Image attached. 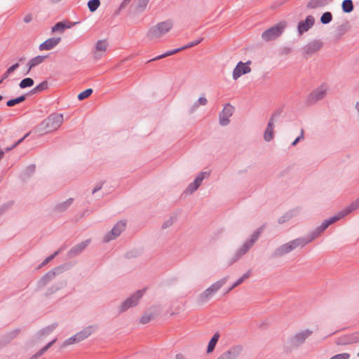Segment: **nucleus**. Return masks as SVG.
<instances>
[{
	"instance_id": "1",
	"label": "nucleus",
	"mask_w": 359,
	"mask_h": 359,
	"mask_svg": "<svg viewBox=\"0 0 359 359\" xmlns=\"http://www.w3.org/2000/svg\"><path fill=\"white\" fill-rule=\"evenodd\" d=\"M329 226V222H327V219L325 220L313 232L310 233L306 238H298L282 245L274 250L271 255V257L273 258L280 257L285 254L290 252L298 247H304L308 243H311L315 238L318 237Z\"/></svg>"
},
{
	"instance_id": "2",
	"label": "nucleus",
	"mask_w": 359,
	"mask_h": 359,
	"mask_svg": "<svg viewBox=\"0 0 359 359\" xmlns=\"http://www.w3.org/2000/svg\"><path fill=\"white\" fill-rule=\"evenodd\" d=\"M329 226V222H327V219L325 220L313 232L310 233L306 238H298L282 245L274 250L271 255V257L273 258L280 257L285 254L290 252L298 247H304L308 243H311L315 238L318 237Z\"/></svg>"
},
{
	"instance_id": "3",
	"label": "nucleus",
	"mask_w": 359,
	"mask_h": 359,
	"mask_svg": "<svg viewBox=\"0 0 359 359\" xmlns=\"http://www.w3.org/2000/svg\"><path fill=\"white\" fill-rule=\"evenodd\" d=\"M329 226V222H327V219L325 220L313 232L310 233L306 238H298L282 245L274 250L271 255V257L273 258L280 257L285 254L290 252L298 247H304L308 243H311L315 238L318 237Z\"/></svg>"
},
{
	"instance_id": "4",
	"label": "nucleus",
	"mask_w": 359,
	"mask_h": 359,
	"mask_svg": "<svg viewBox=\"0 0 359 359\" xmlns=\"http://www.w3.org/2000/svg\"><path fill=\"white\" fill-rule=\"evenodd\" d=\"M63 123L62 114H51L35 128V132L44 135L57 130Z\"/></svg>"
},
{
	"instance_id": "5",
	"label": "nucleus",
	"mask_w": 359,
	"mask_h": 359,
	"mask_svg": "<svg viewBox=\"0 0 359 359\" xmlns=\"http://www.w3.org/2000/svg\"><path fill=\"white\" fill-rule=\"evenodd\" d=\"M262 231V226L257 229L251 235L250 239L247 240L244 244L236 251L233 257L229 260L228 265L230 266L238 261L243 255H244L258 240Z\"/></svg>"
},
{
	"instance_id": "6",
	"label": "nucleus",
	"mask_w": 359,
	"mask_h": 359,
	"mask_svg": "<svg viewBox=\"0 0 359 359\" xmlns=\"http://www.w3.org/2000/svg\"><path fill=\"white\" fill-rule=\"evenodd\" d=\"M172 27L173 22L171 20L158 22L149 29L147 36L151 39L160 38L168 33Z\"/></svg>"
},
{
	"instance_id": "7",
	"label": "nucleus",
	"mask_w": 359,
	"mask_h": 359,
	"mask_svg": "<svg viewBox=\"0 0 359 359\" xmlns=\"http://www.w3.org/2000/svg\"><path fill=\"white\" fill-rule=\"evenodd\" d=\"M286 27V22L282 21L267 29L262 34V38L265 41H270L279 37Z\"/></svg>"
},
{
	"instance_id": "8",
	"label": "nucleus",
	"mask_w": 359,
	"mask_h": 359,
	"mask_svg": "<svg viewBox=\"0 0 359 359\" xmlns=\"http://www.w3.org/2000/svg\"><path fill=\"white\" fill-rule=\"evenodd\" d=\"M145 292L146 289H142L133 293L131 296H130L128 299L121 303L119 307V312H125L130 308L137 306Z\"/></svg>"
},
{
	"instance_id": "9",
	"label": "nucleus",
	"mask_w": 359,
	"mask_h": 359,
	"mask_svg": "<svg viewBox=\"0 0 359 359\" xmlns=\"http://www.w3.org/2000/svg\"><path fill=\"white\" fill-rule=\"evenodd\" d=\"M313 334V331L309 329L302 330L297 332L288 339V344L292 348H296L304 344L306 339H308Z\"/></svg>"
},
{
	"instance_id": "10",
	"label": "nucleus",
	"mask_w": 359,
	"mask_h": 359,
	"mask_svg": "<svg viewBox=\"0 0 359 359\" xmlns=\"http://www.w3.org/2000/svg\"><path fill=\"white\" fill-rule=\"evenodd\" d=\"M327 85L325 83L322 84L309 93L306 98V103L308 104H313L318 101L323 100L327 95Z\"/></svg>"
},
{
	"instance_id": "11",
	"label": "nucleus",
	"mask_w": 359,
	"mask_h": 359,
	"mask_svg": "<svg viewBox=\"0 0 359 359\" xmlns=\"http://www.w3.org/2000/svg\"><path fill=\"white\" fill-rule=\"evenodd\" d=\"M126 221L120 220L118 221L111 229V230L107 233L103 238V242L108 243L112 240H114L126 229Z\"/></svg>"
},
{
	"instance_id": "12",
	"label": "nucleus",
	"mask_w": 359,
	"mask_h": 359,
	"mask_svg": "<svg viewBox=\"0 0 359 359\" xmlns=\"http://www.w3.org/2000/svg\"><path fill=\"white\" fill-rule=\"evenodd\" d=\"M203 40V38H200L199 39H197V40H196L194 41L190 42V43H189L188 44H187V45H185L184 46H182L181 48H175V49H173L172 50H169V51H168V52H166V53H163L162 55H158L156 57L149 60L147 62L158 60L164 58L165 57L172 55H174V54H175L177 53H179L181 50H185V49L194 47V46L198 45V43H200Z\"/></svg>"
},
{
	"instance_id": "13",
	"label": "nucleus",
	"mask_w": 359,
	"mask_h": 359,
	"mask_svg": "<svg viewBox=\"0 0 359 359\" xmlns=\"http://www.w3.org/2000/svg\"><path fill=\"white\" fill-rule=\"evenodd\" d=\"M323 46V43L319 40H314L305 45L302 50L303 56L306 58L318 52Z\"/></svg>"
},
{
	"instance_id": "14",
	"label": "nucleus",
	"mask_w": 359,
	"mask_h": 359,
	"mask_svg": "<svg viewBox=\"0 0 359 359\" xmlns=\"http://www.w3.org/2000/svg\"><path fill=\"white\" fill-rule=\"evenodd\" d=\"M62 271V266H57L53 270L49 271L44 274L40 280L38 281V287H43L46 286L50 281L54 279L57 274H59Z\"/></svg>"
},
{
	"instance_id": "15",
	"label": "nucleus",
	"mask_w": 359,
	"mask_h": 359,
	"mask_svg": "<svg viewBox=\"0 0 359 359\" xmlns=\"http://www.w3.org/2000/svg\"><path fill=\"white\" fill-rule=\"evenodd\" d=\"M234 111V107L230 104H226L223 110L219 113V124L222 126H227L230 123L229 118Z\"/></svg>"
},
{
	"instance_id": "16",
	"label": "nucleus",
	"mask_w": 359,
	"mask_h": 359,
	"mask_svg": "<svg viewBox=\"0 0 359 359\" xmlns=\"http://www.w3.org/2000/svg\"><path fill=\"white\" fill-rule=\"evenodd\" d=\"M243 347L241 345H236L222 353L217 359H236L243 352Z\"/></svg>"
},
{
	"instance_id": "17",
	"label": "nucleus",
	"mask_w": 359,
	"mask_h": 359,
	"mask_svg": "<svg viewBox=\"0 0 359 359\" xmlns=\"http://www.w3.org/2000/svg\"><path fill=\"white\" fill-rule=\"evenodd\" d=\"M251 64V61L248 60L245 63L239 62L233 71V79L237 80L240 76L243 74H248L251 72V68L248 66Z\"/></svg>"
},
{
	"instance_id": "18",
	"label": "nucleus",
	"mask_w": 359,
	"mask_h": 359,
	"mask_svg": "<svg viewBox=\"0 0 359 359\" xmlns=\"http://www.w3.org/2000/svg\"><path fill=\"white\" fill-rule=\"evenodd\" d=\"M315 23V18L312 15H308L304 20L298 23L297 30L299 35L303 34L311 29Z\"/></svg>"
},
{
	"instance_id": "19",
	"label": "nucleus",
	"mask_w": 359,
	"mask_h": 359,
	"mask_svg": "<svg viewBox=\"0 0 359 359\" xmlns=\"http://www.w3.org/2000/svg\"><path fill=\"white\" fill-rule=\"evenodd\" d=\"M90 243V240L87 239L72 248L67 253L68 257L73 258L79 255L86 249V248L89 245Z\"/></svg>"
},
{
	"instance_id": "20",
	"label": "nucleus",
	"mask_w": 359,
	"mask_h": 359,
	"mask_svg": "<svg viewBox=\"0 0 359 359\" xmlns=\"http://www.w3.org/2000/svg\"><path fill=\"white\" fill-rule=\"evenodd\" d=\"M61 41L60 37H52L40 44L39 49L41 50H50L55 47Z\"/></svg>"
},
{
	"instance_id": "21",
	"label": "nucleus",
	"mask_w": 359,
	"mask_h": 359,
	"mask_svg": "<svg viewBox=\"0 0 359 359\" xmlns=\"http://www.w3.org/2000/svg\"><path fill=\"white\" fill-rule=\"evenodd\" d=\"M97 325H89L76 334L77 341H81L90 336L96 329Z\"/></svg>"
},
{
	"instance_id": "22",
	"label": "nucleus",
	"mask_w": 359,
	"mask_h": 359,
	"mask_svg": "<svg viewBox=\"0 0 359 359\" xmlns=\"http://www.w3.org/2000/svg\"><path fill=\"white\" fill-rule=\"evenodd\" d=\"M273 118H270L264 134V139L266 142H270L273 138Z\"/></svg>"
},
{
	"instance_id": "23",
	"label": "nucleus",
	"mask_w": 359,
	"mask_h": 359,
	"mask_svg": "<svg viewBox=\"0 0 359 359\" xmlns=\"http://www.w3.org/2000/svg\"><path fill=\"white\" fill-rule=\"evenodd\" d=\"M332 1V0H311L308 2L306 7L309 9H315L319 7H323Z\"/></svg>"
},
{
	"instance_id": "24",
	"label": "nucleus",
	"mask_w": 359,
	"mask_h": 359,
	"mask_svg": "<svg viewBox=\"0 0 359 359\" xmlns=\"http://www.w3.org/2000/svg\"><path fill=\"white\" fill-rule=\"evenodd\" d=\"M73 202H74V198H69L64 202L57 203L55 206L54 210L56 212H62L65 211L66 210H67L70 207V205L73 203Z\"/></svg>"
},
{
	"instance_id": "25",
	"label": "nucleus",
	"mask_w": 359,
	"mask_h": 359,
	"mask_svg": "<svg viewBox=\"0 0 359 359\" xmlns=\"http://www.w3.org/2000/svg\"><path fill=\"white\" fill-rule=\"evenodd\" d=\"M46 58V56L38 55L31 59L27 64L29 67L26 74H27L32 68L43 62Z\"/></svg>"
},
{
	"instance_id": "26",
	"label": "nucleus",
	"mask_w": 359,
	"mask_h": 359,
	"mask_svg": "<svg viewBox=\"0 0 359 359\" xmlns=\"http://www.w3.org/2000/svg\"><path fill=\"white\" fill-rule=\"evenodd\" d=\"M213 295V292H212L210 289L207 288L198 297L197 303L199 304H203L208 302Z\"/></svg>"
},
{
	"instance_id": "27",
	"label": "nucleus",
	"mask_w": 359,
	"mask_h": 359,
	"mask_svg": "<svg viewBox=\"0 0 359 359\" xmlns=\"http://www.w3.org/2000/svg\"><path fill=\"white\" fill-rule=\"evenodd\" d=\"M229 277L225 276L218 281L214 283L211 286L208 287L212 292L215 294L228 280Z\"/></svg>"
},
{
	"instance_id": "28",
	"label": "nucleus",
	"mask_w": 359,
	"mask_h": 359,
	"mask_svg": "<svg viewBox=\"0 0 359 359\" xmlns=\"http://www.w3.org/2000/svg\"><path fill=\"white\" fill-rule=\"evenodd\" d=\"M21 330L20 328L15 329L11 332H7L3 336V339L6 342H10L16 338L20 333Z\"/></svg>"
},
{
	"instance_id": "29",
	"label": "nucleus",
	"mask_w": 359,
	"mask_h": 359,
	"mask_svg": "<svg viewBox=\"0 0 359 359\" xmlns=\"http://www.w3.org/2000/svg\"><path fill=\"white\" fill-rule=\"evenodd\" d=\"M357 342H359V331L352 334L347 339H344L337 341V344H346Z\"/></svg>"
},
{
	"instance_id": "30",
	"label": "nucleus",
	"mask_w": 359,
	"mask_h": 359,
	"mask_svg": "<svg viewBox=\"0 0 359 359\" xmlns=\"http://www.w3.org/2000/svg\"><path fill=\"white\" fill-rule=\"evenodd\" d=\"M219 338V334L218 332L215 333L212 336V337L210 340L208 345V348H207L208 353H210L214 351L215 346L218 341Z\"/></svg>"
},
{
	"instance_id": "31",
	"label": "nucleus",
	"mask_w": 359,
	"mask_h": 359,
	"mask_svg": "<svg viewBox=\"0 0 359 359\" xmlns=\"http://www.w3.org/2000/svg\"><path fill=\"white\" fill-rule=\"evenodd\" d=\"M57 326V323H53L43 328L38 332V335L39 338H41L43 336H46L50 334Z\"/></svg>"
},
{
	"instance_id": "32",
	"label": "nucleus",
	"mask_w": 359,
	"mask_h": 359,
	"mask_svg": "<svg viewBox=\"0 0 359 359\" xmlns=\"http://www.w3.org/2000/svg\"><path fill=\"white\" fill-rule=\"evenodd\" d=\"M96 51H102L104 52L107 48V43L105 40H99L96 43ZM100 57V55L95 52V57L99 58Z\"/></svg>"
},
{
	"instance_id": "33",
	"label": "nucleus",
	"mask_w": 359,
	"mask_h": 359,
	"mask_svg": "<svg viewBox=\"0 0 359 359\" xmlns=\"http://www.w3.org/2000/svg\"><path fill=\"white\" fill-rule=\"evenodd\" d=\"M208 103V100L205 97H201L195 103L191 106L189 109V113L192 114L199 107V105L205 106Z\"/></svg>"
},
{
	"instance_id": "34",
	"label": "nucleus",
	"mask_w": 359,
	"mask_h": 359,
	"mask_svg": "<svg viewBox=\"0 0 359 359\" xmlns=\"http://www.w3.org/2000/svg\"><path fill=\"white\" fill-rule=\"evenodd\" d=\"M25 100H26V95H22L18 97L11 99L8 101H7L6 106L11 107H13L18 104H20V103L24 102Z\"/></svg>"
},
{
	"instance_id": "35",
	"label": "nucleus",
	"mask_w": 359,
	"mask_h": 359,
	"mask_svg": "<svg viewBox=\"0 0 359 359\" xmlns=\"http://www.w3.org/2000/svg\"><path fill=\"white\" fill-rule=\"evenodd\" d=\"M341 7L344 13H351L354 8L352 0H344L341 4Z\"/></svg>"
},
{
	"instance_id": "36",
	"label": "nucleus",
	"mask_w": 359,
	"mask_h": 359,
	"mask_svg": "<svg viewBox=\"0 0 359 359\" xmlns=\"http://www.w3.org/2000/svg\"><path fill=\"white\" fill-rule=\"evenodd\" d=\"M19 67V64L17 62L12 66H11L2 75L1 79H0V84L3 82L4 80L6 79L9 75L13 73L15 69H17Z\"/></svg>"
},
{
	"instance_id": "37",
	"label": "nucleus",
	"mask_w": 359,
	"mask_h": 359,
	"mask_svg": "<svg viewBox=\"0 0 359 359\" xmlns=\"http://www.w3.org/2000/svg\"><path fill=\"white\" fill-rule=\"evenodd\" d=\"M359 208V197L353 202H352L348 207L344 208L343 210L346 212V215H348L352 211Z\"/></svg>"
},
{
	"instance_id": "38",
	"label": "nucleus",
	"mask_w": 359,
	"mask_h": 359,
	"mask_svg": "<svg viewBox=\"0 0 359 359\" xmlns=\"http://www.w3.org/2000/svg\"><path fill=\"white\" fill-rule=\"evenodd\" d=\"M359 208V197L353 202H352L348 207L344 208L343 210L346 212V215H348L352 211Z\"/></svg>"
},
{
	"instance_id": "39",
	"label": "nucleus",
	"mask_w": 359,
	"mask_h": 359,
	"mask_svg": "<svg viewBox=\"0 0 359 359\" xmlns=\"http://www.w3.org/2000/svg\"><path fill=\"white\" fill-rule=\"evenodd\" d=\"M34 82L32 78L27 77L23 79L19 83V87L20 88H26L29 87H32L34 85Z\"/></svg>"
},
{
	"instance_id": "40",
	"label": "nucleus",
	"mask_w": 359,
	"mask_h": 359,
	"mask_svg": "<svg viewBox=\"0 0 359 359\" xmlns=\"http://www.w3.org/2000/svg\"><path fill=\"white\" fill-rule=\"evenodd\" d=\"M346 216V212L342 210L339 211L336 215L329 218L327 219V222H329V225L336 222L344 217Z\"/></svg>"
},
{
	"instance_id": "41",
	"label": "nucleus",
	"mask_w": 359,
	"mask_h": 359,
	"mask_svg": "<svg viewBox=\"0 0 359 359\" xmlns=\"http://www.w3.org/2000/svg\"><path fill=\"white\" fill-rule=\"evenodd\" d=\"M100 5V0H90L88 2V7L90 12H95Z\"/></svg>"
},
{
	"instance_id": "42",
	"label": "nucleus",
	"mask_w": 359,
	"mask_h": 359,
	"mask_svg": "<svg viewBox=\"0 0 359 359\" xmlns=\"http://www.w3.org/2000/svg\"><path fill=\"white\" fill-rule=\"evenodd\" d=\"M149 1V0H138L136 6V11L138 12L144 11L147 8Z\"/></svg>"
},
{
	"instance_id": "43",
	"label": "nucleus",
	"mask_w": 359,
	"mask_h": 359,
	"mask_svg": "<svg viewBox=\"0 0 359 359\" xmlns=\"http://www.w3.org/2000/svg\"><path fill=\"white\" fill-rule=\"evenodd\" d=\"M332 20V15L330 12H325L324 13L321 18H320V22L322 24L326 25L330 23Z\"/></svg>"
},
{
	"instance_id": "44",
	"label": "nucleus",
	"mask_w": 359,
	"mask_h": 359,
	"mask_svg": "<svg viewBox=\"0 0 359 359\" xmlns=\"http://www.w3.org/2000/svg\"><path fill=\"white\" fill-rule=\"evenodd\" d=\"M210 175V172H201L195 178L194 182L197 183V184L201 186L204 178L208 177Z\"/></svg>"
},
{
	"instance_id": "45",
	"label": "nucleus",
	"mask_w": 359,
	"mask_h": 359,
	"mask_svg": "<svg viewBox=\"0 0 359 359\" xmlns=\"http://www.w3.org/2000/svg\"><path fill=\"white\" fill-rule=\"evenodd\" d=\"M52 32H60L62 33L65 31V21H61L57 22L53 27H52Z\"/></svg>"
},
{
	"instance_id": "46",
	"label": "nucleus",
	"mask_w": 359,
	"mask_h": 359,
	"mask_svg": "<svg viewBox=\"0 0 359 359\" xmlns=\"http://www.w3.org/2000/svg\"><path fill=\"white\" fill-rule=\"evenodd\" d=\"M154 318V315L153 313H144L140 320V322L142 324H146L150 322L151 320Z\"/></svg>"
},
{
	"instance_id": "47",
	"label": "nucleus",
	"mask_w": 359,
	"mask_h": 359,
	"mask_svg": "<svg viewBox=\"0 0 359 359\" xmlns=\"http://www.w3.org/2000/svg\"><path fill=\"white\" fill-rule=\"evenodd\" d=\"M30 133H27V134H25L21 139H20L19 140H18L15 144H13L12 146L11 147H7L6 148H5V149L4 150L6 152H8L10 151H11L12 149H13L15 147H16L18 144H20L27 137L29 136Z\"/></svg>"
},
{
	"instance_id": "48",
	"label": "nucleus",
	"mask_w": 359,
	"mask_h": 359,
	"mask_svg": "<svg viewBox=\"0 0 359 359\" xmlns=\"http://www.w3.org/2000/svg\"><path fill=\"white\" fill-rule=\"evenodd\" d=\"M198 187L199 185L197 184V183L194 181L193 182L189 184L188 187L185 190V192L188 194H191L195 191H196L198 189Z\"/></svg>"
},
{
	"instance_id": "49",
	"label": "nucleus",
	"mask_w": 359,
	"mask_h": 359,
	"mask_svg": "<svg viewBox=\"0 0 359 359\" xmlns=\"http://www.w3.org/2000/svg\"><path fill=\"white\" fill-rule=\"evenodd\" d=\"M92 93L93 90L91 88H88L78 95V99L79 100H83L88 97Z\"/></svg>"
},
{
	"instance_id": "50",
	"label": "nucleus",
	"mask_w": 359,
	"mask_h": 359,
	"mask_svg": "<svg viewBox=\"0 0 359 359\" xmlns=\"http://www.w3.org/2000/svg\"><path fill=\"white\" fill-rule=\"evenodd\" d=\"M36 87L38 92L40 93V92H42L45 90L48 89V83L47 81H43V82H41V83L37 85Z\"/></svg>"
},
{
	"instance_id": "51",
	"label": "nucleus",
	"mask_w": 359,
	"mask_h": 359,
	"mask_svg": "<svg viewBox=\"0 0 359 359\" xmlns=\"http://www.w3.org/2000/svg\"><path fill=\"white\" fill-rule=\"evenodd\" d=\"M175 219L174 217H171L170 219H168V220L165 221L163 224H162V229H167L170 226H171L173 223L175 222Z\"/></svg>"
},
{
	"instance_id": "52",
	"label": "nucleus",
	"mask_w": 359,
	"mask_h": 359,
	"mask_svg": "<svg viewBox=\"0 0 359 359\" xmlns=\"http://www.w3.org/2000/svg\"><path fill=\"white\" fill-rule=\"evenodd\" d=\"M131 1V0H123L122 3L120 4L118 10L115 12L116 15H118L121 10L125 8Z\"/></svg>"
},
{
	"instance_id": "53",
	"label": "nucleus",
	"mask_w": 359,
	"mask_h": 359,
	"mask_svg": "<svg viewBox=\"0 0 359 359\" xmlns=\"http://www.w3.org/2000/svg\"><path fill=\"white\" fill-rule=\"evenodd\" d=\"M79 341H77V338L76 337V334H74V336L69 337V339H66L65 341H64V346H68V345H71V344H73L74 343H78Z\"/></svg>"
},
{
	"instance_id": "54",
	"label": "nucleus",
	"mask_w": 359,
	"mask_h": 359,
	"mask_svg": "<svg viewBox=\"0 0 359 359\" xmlns=\"http://www.w3.org/2000/svg\"><path fill=\"white\" fill-rule=\"evenodd\" d=\"M349 358H350V354H348L347 353H343L337 354V355L332 356L330 359H348Z\"/></svg>"
},
{
	"instance_id": "55",
	"label": "nucleus",
	"mask_w": 359,
	"mask_h": 359,
	"mask_svg": "<svg viewBox=\"0 0 359 359\" xmlns=\"http://www.w3.org/2000/svg\"><path fill=\"white\" fill-rule=\"evenodd\" d=\"M57 339H54L49 343H48L45 346H43L42 348H41V351H42L43 353H44L49 348H50L56 341Z\"/></svg>"
},
{
	"instance_id": "56",
	"label": "nucleus",
	"mask_w": 359,
	"mask_h": 359,
	"mask_svg": "<svg viewBox=\"0 0 359 359\" xmlns=\"http://www.w3.org/2000/svg\"><path fill=\"white\" fill-rule=\"evenodd\" d=\"M57 339H54L49 343H48L45 346H43L42 348H41V351H42L43 353H44L49 348H50L56 341Z\"/></svg>"
},
{
	"instance_id": "57",
	"label": "nucleus",
	"mask_w": 359,
	"mask_h": 359,
	"mask_svg": "<svg viewBox=\"0 0 359 359\" xmlns=\"http://www.w3.org/2000/svg\"><path fill=\"white\" fill-rule=\"evenodd\" d=\"M57 339H54L49 343H48L45 346H43L42 348H41V351H42L43 353H44L49 348H50L56 341Z\"/></svg>"
},
{
	"instance_id": "58",
	"label": "nucleus",
	"mask_w": 359,
	"mask_h": 359,
	"mask_svg": "<svg viewBox=\"0 0 359 359\" xmlns=\"http://www.w3.org/2000/svg\"><path fill=\"white\" fill-rule=\"evenodd\" d=\"M290 218V215L288 213H286L285 215H283L278 219V222L279 224H283L285 222L288 221Z\"/></svg>"
},
{
	"instance_id": "59",
	"label": "nucleus",
	"mask_w": 359,
	"mask_h": 359,
	"mask_svg": "<svg viewBox=\"0 0 359 359\" xmlns=\"http://www.w3.org/2000/svg\"><path fill=\"white\" fill-rule=\"evenodd\" d=\"M63 284L61 283V285L60 286H57V285H53L49 290V292L46 294V296H48V294H53L54 292H55L56 291H57L58 290H60L62 287Z\"/></svg>"
},
{
	"instance_id": "60",
	"label": "nucleus",
	"mask_w": 359,
	"mask_h": 359,
	"mask_svg": "<svg viewBox=\"0 0 359 359\" xmlns=\"http://www.w3.org/2000/svg\"><path fill=\"white\" fill-rule=\"evenodd\" d=\"M243 281L242 280V279L241 278H238L232 285L230 288H229L227 290V291L226 292V293H229L230 291H231L233 289H234L236 287H237L238 285H239L240 284H241Z\"/></svg>"
},
{
	"instance_id": "61",
	"label": "nucleus",
	"mask_w": 359,
	"mask_h": 359,
	"mask_svg": "<svg viewBox=\"0 0 359 359\" xmlns=\"http://www.w3.org/2000/svg\"><path fill=\"white\" fill-rule=\"evenodd\" d=\"M59 252H60V250H57V251H56V252H55L53 255H51L48 256V257H46V258L43 260V261H44V262H46V264H48V262H50L51 260H53V259L55 258V257L59 254Z\"/></svg>"
},
{
	"instance_id": "62",
	"label": "nucleus",
	"mask_w": 359,
	"mask_h": 359,
	"mask_svg": "<svg viewBox=\"0 0 359 359\" xmlns=\"http://www.w3.org/2000/svg\"><path fill=\"white\" fill-rule=\"evenodd\" d=\"M79 22L65 21V29H69L78 24Z\"/></svg>"
},
{
	"instance_id": "63",
	"label": "nucleus",
	"mask_w": 359,
	"mask_h": 359,
	"mask_svg": "<svg viewBox=\"0 0 359 359\" xmlns=\"http://www.w3.org/2000/svg\"><path fill=\"white\" fill-rule=\"evenodd\" d=\"M104 183V182H99L98 184H97V185H96V186L95 187V188L93 189V191H92V194H95L97 191H100V190L102 189V186H103Z\"/></svg>"
},
{
	"instance_id": "64",
	"label": "nucleus",
	"mask_w": 359,
	"mask_h": 359,
	"mask_svg": "<svg viewBox=\"0 0 359 359\" xmlns=\"http://www.w3.org/2000/svg\"><path fill=\"white\" fill-rule=\"evenodd\" d=\"M35 168L36 167L34 164H31L29 165L27 170L28 175L32 174L35 170Z\"/></svg>"
}]
</instances>
